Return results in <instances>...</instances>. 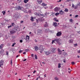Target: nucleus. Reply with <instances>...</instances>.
Segmentation results:
<instances>
[{"label":"nucleus","instance_id":"f257e3e1","mask_svg":"<svg viewBox=\"0 0 80 80\" xmlns=\"http://www.w3.org/2000/svg\"><path fill=\"white\" fill-rule=\"evenodd\" d=\"M59 45H61V43L60 42V39L59 38H55L53 40H52V44H53V42H55V41Z\"/></svg>","mask_w":80,"mask_h":80},{"label":"nucleus","instance_id":"f03ea898","mask_svg":"<svg viewBox=\"0 0 80 80\" xmlns=\"http://www.w3.org/2000/svg\"><path fill=\"white\" fill-rule=\"evenodd\" d=\"M13 17L15 18H18H18H20L21 17V15L20 14V13L16 12L15 13V14L13 15Z\"/></svg>","mask_w":80,"mask_h":80},{"label":"nucleus","instance_id":"7ed1b4c3","mask_svg":"<svg viewBox=\"0 0 80 80\" xmlns=\"http://www.w3.org/2000/svg\"><path fill=\"white\" fill-rule=\"evenodd\" d=\"M56 50H57V49L55 48H51L50 49V51L51 52V54L55 53V52H56Z\"/></svg>","mask_w":80,"mask_h":80},{"label":"nucleus","instance_id":"20e7f679","mask_svg":"<svg viewBox=\"0 0 80 80\" xmlns=\"http://www.w3.org/2000/svg\"><path fill=\"white\" fill-rule=\"evenodd\" d=\"M45 48V46L42 45H40L39 46V50H41V51H43V50H44Z\"/></svg>","mask_w":80,"mask_h":80},{"label":"nucleus","instance_id":"39448f33","mask_svg":"<svg viewBox=\"0 0 80 80\" xmlns=\"http://www.w3.org/2000/svg\"><path fill=\"white\" fill-rule=\"evenodd\" d=\"M16 31H17V29H14L13 30L10 31V32L11 34H13V33H15L16 32Z\"/></svg>","mask_w":80,"mask_h":80},{"label":"nucleus","instance_id":"423d86ee","mask_svg":"<svg viewBox=\"0 0 80 80\" xmlns=\"http://www.w3.org/2000/svg\"><path fill=\"white\" fill-rule=\"evenodd\" d=\"M15 8H16V10H22V8L20 6H16V7H15Z\"/></svg>","mask_w":80,"mask_h":80},{"label":"nucleus","instance_id":"0eeeda50","mask_svg":"<svg viewBox=\"0 0 80 80\" xmlns=\"http://www.w3.org/2000/svg\"><path fill=\"white\" fill-rule=\"evenodd\" d=\"M4 63V61L3 60H1L0 62V67H1V65H3V63Z\"/></svg>","mask_w":80,"mask_h":80},{"label":"nucleus","instance_id":"6e6552de","mask_svg":"<svg viewBox=\"0 0 80 80\" xmlns=\"http://www.w3.org/2000/svg\"><path fill=\"white\" fill-rule=\"evenodd\" d=\"M45 53L47 55H50V54H52V53H51V52L50 50L49 51L45 52Z\"/></svg>","mask_w":80,"mask_h":80},{"label":"nucleus","instance_id":"1a4fd4ad","mask_svg":"<svg viewBox=\"0 0 80 80\" xmlns=\"http://www.w3.org/2000/svg\"><path fill=\"white\" fill-rule=\"evenodd\" d=\"M41 33H42V31L41 30H38V35H41Z\"/></svg>","mask_w":80,"mask_h":80},{"label":"nucleus","instance_id":"9d476101","mask_svg":"<svg viewBox=\"0 0 80 80\" xmlns=\"http://www.w3.org/2000/svg\"><path fill=\"white\" fill-rule=\"evenodd\" d=\"M62 35V32H60L57 33L56 35L57 36V37H58L59 36H60V35Z\"/></svg>","mask_w":80,"mask_h":80},{"label":"nucleus","instance_id":"9b49d317","mask_svg":"<svg viewBox=\"0 0 80 80\" xmlns=\"http://www.w3.org/2000/svg\"><path fill=\"white\" fill-rule=\"evenodd\" d=\"M34 49L35 50V51H37L38 49V47L37 46H35L34 47Z\"/></svg>","mask_w":80,"mask_h":80},{"label":"nucleus","instance_id":"f8f14e48","mask_svg":"<svg viewBox=\"0 0 80 80\" xmlns=\"http://www.w3.org/2000/svg\"><path fill=\"white\" fill-rule=\"evenodd\" d=\"M59 13L61 15H63L64 13V12L62 11V10H61L59 11Z\"/></svg>","mask_w":80,"mask_h":80},{"label":"nucleus","instance_id":"ddd939ff","mask_svg":"<svg viewBox=\"0 0 80 80\" xmlns=\"http://www.w3.org/2000/svg\"><path fill=\"white\" fill-rule=\"evenodd\" d=\"M58 8V7H56L55 8H54V11L55 12H58L59 10Z\"/></svg>","mask_w":80,"mask_h":80},{"label":"nucleus","instance_id":"4468645a","mask_svg":"<svg viewBox=\"0 0 80 80\" xmlns=\"http://www.w3.org/2000/svg\"><path fill=\"white\" fill-rule=\"evenodd\" d=\"M29 38H30L29 36L27 35L26 36V41H28L29 40Z\"/></svg>","mask_w":80,"mask_h":80},{"label":"nucleus","instance_id":"2eb2a0df","mask_svg":"<svg viewBox=\"0 0 80 80\" xmlns=\"http://www.w3.org/2000/svg\"><path fill=\"white\" fill-rule=\"evenodd\" d=\"M42 7H45V6H47V4H45L44 3H42Z\"/></svg>","mask_w":80,"mask_h":80},{"label":"nucleus","instance_id":"dca6fc26","mask_svg":"<svg viewBox=\"0 0 80 80\" xmlns=\"http://www.w3.org/2000/svg\"><path fill=\"white\" fill-rule=\"evenodd\" d=\"M73 41L72 39H70L69 40V43H73Z\"/></svg>","mask_w":80,"mask_h":80},{"label":"nucleus","instance_id":"f3484780","mask_svg":"<svg viewBox=\"0 0 80 80\" xmlns=\"http://www.w3.org/2000/svg\"><path fill=\"white\" fill-rule=\"evenodd\" d=\"M35 14L36 16H40V14H38L37 12H35Z\"/></svg>","mask_w":80,"mask_h":80},{"label":"nucleus","instance_id":"a211bd4d","mask_svg":"<svg viewBox=\"0 0 80 80\" xmlns=\"http://www.w3.org/2000/svg\"><path fill=\"white\" fill-rule=\"evenodd\" d=\"M57 22H54L53 23V25L54 26V27H57Z\"/></svg>","mask_w":80,"mask_h":80},{"label":"nucleus","instance_id":"6ab92c4d","mask_svg":"<svg viewBox=\"0 0 80 80\" xmlns=\"http://www.w3.org/2000/svg\"><path fill=\"white\" fill-rule=\"evenodd\" d=\"M28 1H29V0H24V2L25 3H27V2H28Z\"/></svg>","mask_w":80,"mask_h":80},{"label":"nucleus","instance_id":"aec40b11","mask_svg":"<svg viewBox=\"0 0 80 80\" xmlns=\"http://www.w3.org/2000/svg\"><path fill=\"white\" fill-rule=\"evenodd\" d=\"M37 1L38 2V3H39V4H40L41 3H42V0H41L40 1H38V0H37Z\"/></svg>","mask_w":80,"mask_h":80},{"label":"nucleus","instance_id":"412c9836","mask_svg":"<svg viewBox=\"0 0 80 80\" xmlns=\"http://www.w3.org/2000/svg\"><path fill=\"white\" fill-rule=\"evenodd\" d=\"M3 44H1V45L0 46V49H2V48H3Z\"/></svg>","mask_w":80,"mask_h":80},{"label":"nucleus","instance_id":"4be33fe9","mask_svg":"<svg viewBox=\"0 0 80 80\" xmlns=\"http://www.w3.org/2000/svg\"><path fill=\"white\" fill-rule=\"evenodd\" d=\"M34 18H33V17H31V21H32V22H33V21H34V20H33V19Z\"/></svg>","mask_w":80,"mask_h":80},{"label":"nucleus","instance_id":"5701e85b","mask_svg":"<svg viewBox=\"0 0 80 80\" xmlns=\"http://www.w3.org/2000/svg\"><path fill=\"white\" fill-rule=\"evenodd\" d=\"M64 11L66 12H68V9L67 8H65Z\"/></svg>","mask_w":80,"mask_h":80},{"label":"nucleus","instance_id":"b1692460","mask_svg":"<svg viewBox=\"0 0 80 80\" xmlns=\"http://www.w3.org/2000/svg\"><path fill=\"white\" fill-rule=\"evenodd\" d=\"M46 23L44 25V27H47V22H46Z\"/></svg>","mask_w":80,"mask_h":80},{"label":"nucleus","instance_id":"393cba45","mask_svg":"<svg viewBox=\"0 0 80 80\" xmlns=\"http://www.w3.org/2000/svg\"><path fill=\"white\" fill-rule=\"evenodd\" d=\"M0 52L1 53H4V50L3 49H2V50H1Z\"/></svg>","mask_w":80,"mask_h":80},{"label":"nucleus","instance_id":"a878e982","mask_svg":"<svg viewBox=\"0 0 80 80\" xmlns=\"http://www.w3.org/2000/svg\"><path fill=\"white\" fill-rule=\"evenodd\" d=\"M54 20L56 22H58V20H57V18H54Z\"/></svg>","mask_w":80,"mask_h":80},{"label":"nucleus","instance_id":"bb28decb","mask_svg":"<svg viewBox=\"0 0 80 80\" xmlns=\"http://www.w3.org/2000/svg\"><path fill=\"white\" fill-rule=\"evenodd\" d=\"M60 14V13H56L55 14V15H56V16H58V15H59Z\"/></svg>","mask_w":80,"mask_h":80},{"label":"nucleus","instance_id":"cd10ccee","mask_svg":"<svg viewBox=\"0 0 80 80\" xmlns=\"http://www.w3.org/2000/svg\"><path fill=\"white\" fill-rule=\"evenodd\" d=\"M61 65V64H60V63H58V68H60V67H61V66H60Z\"/></svg>","mask_w":80,"mask_h":80},{"label":"nucleus","instance_id":"c85d7f7f","mask_svg":"<svg viewBox=\"0 0 80 80\" xmlns=\"http://www.w3.org/2000/svg\"><path fill=\"white\" fill-rule=\"evenodd\" d=\"M30 51V50H29V49H25V52H28V51Z\"/></svg>","mask_w":80,"mask_h":80},{"label":"nucleus","instance_id":"c756f323","mask_svg":"<svg viewBox=\"0 0 80 80\" xmlns=\"http://www.w3.org/2000/svg\"><path fill=\"white\" fill-rule=\"evenodd\" d=\"M2 13H3V15H5V11H3Z\"/></svg>","mask_w":80,"mask_h":80},{"label":"nucleus","instance_id":"7c9ffc66","mask_svg":"<svg viewBox=\"0 0 80 80\" xmlns=\"http://www.w3.org/2000/svg\"><path fill=\"white\" fill-rule=\"evenodd\" d=\"M35 59H37V56L36 55H35Z\"/></svg>","mask_w":80,"mask_h":80},{"label":"nucleus","instance_id":"2f4dec72","mask_svg":"<svg viewBox=\"0 0 80 80\" xmlns=\"http://www.w3.org/2000/svg\"><path fill=\"white\" fill-rule=\"evenodd\" d=\"M54 79L55 80H58V78H57V77H55L54 78Z\"/></svg>","mask_w":80,"mask_h":80},{"label":"nucleus","instance_id":"473e14b6","mask_svg":"<svg viewBox=\"0 0 80 80\" xmlns=\"http://www.w3.org/2000/svg\"><path fill=\"white\" fill-rule=\"evenodd\" d=\"M66 54H67V53H66V52H64L63 53V55H64V56H65V55H66Z\"/></svg>","mask_w":80,"mask_h":80},{"label":"nucleus","instance_id":"72a5a7b5","mask_svg":"<svg viewBox=\"0 0 80 80\" xmlns=\"http://www.w3.org/2000/svg\"><path fill=\"white\" fill-rule=\"evenodd\" d=\"M29 5H30V3H27V4H26L25 6L27 7Z\"/></svg>","mask_w":80,"mask_h":80},{"label":"nucleus","instance_id":"f704fd0d","mask_svg":"<svg viewBox=\"0 0 80 80\" xmlns=\"http://www.w3.org/2000/svg\"><path fill=\"white\" fill-rule=\"evenodd\" d=\"M62 51H61V52H59L58 54L59 55H61L62 54Z\"/></svg>","mask_w":80,"mask_h":80},{"label":"nucleus","instance_id":"c9c22d12","mask_svg":"<svg viewBox=\"0 0 80 80\" xmlns=\"http://www.w3.org/2000/svg\"><path fill=\"white\" fill-rule=\"evenodd\" d=\"M58 52H62L61 51V50H60V49H59V48H58Z\"/></svg>","mask_w":80,"mask_h":80},{"label":"nucleus","instance_id":"e433bc0d","mask_svg":"<svg viewBox=\"0 0 80 80\" xmlns=\"http://www.w3.org/2000/svg\"><path fill=\"white\" fill-rule=\"evenodd\" d=\"M69 21H70V22H73V20L72 19H70Z\"/></svg>","mask_w":80,"mask_h":80},{"label":"nucleus","instance_id":"4c0bfd02","mask_svg":"<svg viewBox=\"0 0 80 80\" xmlns=\"http://www.w3.org/2000/svg\"><path fill=\"white\" fill-rule=\"evenodd\" d=\"M71 63H72V65H74V64H75V62H72Z\"/></svg>","mask_w":80,"mask_h":80},{"label":"nucleus","instance_id":"58836bf2","mask_svg":"<svg viewBox=\"0 0 80 80\" xmlns=\"http://www.w3.org/2000/svg\"><path fill=\"white\" fill-rule=\"evenodd\" d=\"M22 52H23V50H20L19 51V53H22Z\"/></svg>","mask_w":80,"mask_h":80},{"label":"nucleus","instance_id":"ea45409f","mask_svg":"<svg viewBox=\"0 0 80 80\" xmlns=\"http://www.w3.org/2000/svg\"><path fill=\"white\" fill-rule=\"evenodd\" d=\"M14 23L12 22V27H13V26H14Z\"/></svg>","mask_w":80,"mask_h":80},{"label":"nucleus","instance_id":"a19ab883","mask_svg":"<svg viewBox=\"0 0 80 80\" xmlns=\"http://www.w3.org/2000/svg\"><path fill=\"white\" fill-rule=\"evenodd\" d=\"M12 59L11 60V64L12 65Z\"/></svg>","mask_w":80,"mask_h":80},{"label":"nucleus","instance_id":"79ce46f5","mask_svg":"<svg viewBox=\"0 0 80 80\" xmlns=\"http://www.w3.org/2000/svg\"><path fill=\"white\" fill-rule=\"evenodd\" d=\"M74 9H77V6H75L74 8Z\"/></svg>","mask_w":80,"mask_h":80},{"label":"nucleus","instance_id":"37998d69","mask_svg":"<svg viewBox=\"0 0 80 80\" xmlns=\"http://www.w3.org/2000/svg\"><path fill=\"white\" fill-rule=\"evenodd\" d=\"M37 78H38V79H42V78H40V76H39V77Z\"/></svg>","mask_w":80,"mask_h":80},{"label":"nucleus","instance_id":"c03bdc74","mask_svg":"<svg viewBox=\"0 0 80 80\" xmlns=\"http://www.w3.org/2000/svg\"><path fill=\"white\" fill-rule=\"evenodd\" d=\"M20 43H22V42H23V41L22 40H20Z\"/></svg>","mask_w":80,"mask_h":80},{"label":"nucleus","instance_id":"a18cd8bd","mask_svg":"<svg viewBox=\"0 0 80 80\" xmlns=\"http://www.w3.org/2000/svg\"><path fill=\"white\" fill-rule=\"evenodd\" d=\"M34 56V54H31V56L32 57H33V56Z\"/></svg>","mask_w":80,"mask_h":80},{"label":"nucleus","instance_id":"49530a36","mask_svg":"<svg viewBox=\"0 0 80 80\" xmlns=\"http://www.w3.org/2000/svg\"><path fill=\"white\" fill-rule=\"evenodd\" d=\"M74 7H75V6L74 5V4H72V7H73V8Z\"/></svg>","mask_w":80,"mask_h":80},{"label":"nucleus","instance_id":"de8ad7c7","mask_svg":"<svg viewBox=\"0 0 80 80\" xmlns=\"http://www.w3.org/2000/svg\"><path fill=\"white\" fill-rule=\"evenodd\" d=\"M78 17V15H76L75 16V17H76V18H77V17Z\"/></svg>","mask_w":80,"mask_h":80},{"label":"nucleus","instance_id":"09e8293b","mask_svg":"<svg viewBox=\"0 0 80 80\" xmlns=\"http://www.w3.org/2000/svg\"><path fill=\"white\" fill-rule=\"evenodd\" d=\"M47 12H46L45 13V15H46V16H47Z\"/></svg>","mask_w":80,"mask_h":80},{"label":"nucleus","instance_id":"8fccbe9b","mask_svg":"<svg viewBox=\"0 0 80 80\" xmlns=\"http://www.w3.org/2000/svg\"><path fill=\"white\" fill-rule=\"evenodd\" d=\"M78 5H79V6H80V2H79V3L78 4Z\"/></svg>","mask_w":80,"mask_h":80},{"label":"nucleus","instance_id":"3c124183","mask_svg":"<svg viewBox=\"0 0 80 80\" xmlns=\"http://www.w3.org/2000/svg\"><path fill=\"white\" fill-rule=\"evenodd\" d=\"M63 62L64 63H66V61H65V60H64V61H63Z\"/></svg>","mask_w":80,"mask_h":80},{"label":"nucleus","instance_id":"603ef678","mask_svg":"<svg viewBox=\"0 0 80 80\" xmlns=\"http://www.w3.org/2000/svg\"><path fill=\"white\" fill-rule=\"evenodd\" d=\"M27 60V59H25L24 60H23V62H25V61Z\"/></svg>","mask_w":80,"mask_h":80},{"label":"nucleus","instance_id":"864d4df0","mask_svg":"<svg viewBox=\"0 0 80 80\" xmlns=\"http://www.w3.org/2000/svg\"><path fill=\"white\" fill-rule=\"evenodd\" d=\"M72 0H67V2H68L69 1H72Z\"/></svg>","mask_w":80,"mask_h":80},{"label":"nucleus","instance_id":"5fc2aeb1","mask_svg":"<svg viewBox=\"0 0 80 80\" xmlns=\"http://www.w3.org/2000/svg\"><path fill=\"white\" fill-rule=\"evenodd\" d=\"M23 23V21H21V23Z\"/></svg>","mask_w":80,"mask_h":80},{"label":"nucleus","instance_id":"6e6d98bb","mask_svg":"<svg viewBox=\"0 0 80 80\" xmlns=\"http://www.w3.org/2000/svg\"><path fill=\"white\" fill-rule=\"evenodd\" d=\"M36 72V71L34 70V71L33 72V73H35Z\"/></svg>","mask_w":80,"mask_h":80},{"label":"nucleus","instance_id":"4d7b16f0","mask_svg":"<svg viewBox=\"0 0 80 80\" xmlns=\"http://www.w3.org/2000/svg\"><path fill=\"white\" fill-rule=\"evenodd\" d=\"M6 55H8V52H7Z\"/></svg>","mask_w":80,"mask_h":80},{"label":"nucleus","instance_id":"13d9d810","mask_svg":"<svg viewBox=\"0 0 80 80\" xmlns=\"http://www.w3.org/2000/svg\"><path fill=\"white\" fill-rule=\"evenodd\" d=\"M62 1V0H59V1H58V2H60Z\"/></svg>","mask_w":80,"mask_h":80},{"label":"nucleus","instance_id":"bf43d9fd","mask_svg":"<svg viewBox=\"0 0 80 80\" xmlns=\"http://www.w3.org/2000/svg\"><path fill=\"white\" fill-rule=\"evenodd\" d=\"M14 45H15V44H13L12 45V47H14Z\"/></svg>","mask_w":80,"mask_h":80},{"label":"nucleus","instance_id":"052dcab7","mask_svg":"<svg viewBox=\"0 0 80 80\" xmlns=\"http://www.w3.org/2000/svg\"><path fill=\"white\" fill-rule=\"evenodd\" d=\"M63 27H64V28H66L67 27V26H64Z\"/></svg>","mask_w":80,"mask_h":80},{"label":"nucleus","instance_id":"680f3d73","mask_svg":"<svg viewBox=\"0 0 80 80\" xmlns=\"http://www.w3.org/2000/svg\"><path fill=\"white\" fill-rule=\"evenodd\" d=\"M75 47H77V44H76L75 45Z\"/></svg>","mask_w":80,"mask_h":80},{"label":"nucleus","instance_id":"e2e57ef3","mask_svg":"<svg viewBox=\"0 0 80 80\" xmlns=\"http://www.w3.org/2000/svg\"><path fill=\"white\" fill-rule=\"evenodd\" d=\"M26 52H23V54H24V55H25V54H26Z\"/></svg>","mask_w":80,"mask_h":80},{"label":"nucleus","instance_id":"0e129e2a","mask_svg":"<svg viewBox=\"0 0 80 80\" xmlns=\"http://www.w3.org/2000/svg\"><path fill=\"white\" fill-rule=\"evenodd\" d=\"M35 42H37V40H36V39L35 40Z\"/></svg>","mask_w":80,"mask_h":80},{"label":"nucleus","instance_id":"69168bd1","mask_svg":"<svg viewBox=\"0 0 80 80\" xmlns=\"http://www.w3.org/2000/svg\"><path fill=\"white\" fill-rule=\"evenodd\" d=\"M49 30V29H46V30H45V31H46V32L47 30L48 31Z\"/></svg>","mask_w":80,"mask_h":80},{"label":"nucleus","instance_id":"338daca9","mask_svg":"<svg viewBox=\"0 0 80 80\" xmlns=\"http://www.w3.org/2000/svg\"><path fill=\"white\" fill-rule=\"evenodd\" d=\"M33 24H34V26H35V25H36V23H33Z\"/></svg>","mask_w":80,"mask_h":80},{"label":"nucleus","instance_id":"774afa93","mask_svg":"<svg viewBox=\"0 0 80 80\" xmlns=\"http://www.w3.org/2000/svg\"><path fill=\"white\" fill-rule=\"evenodd\" d=\"M78 58H80V56H78Z\"/></svg>","mask_w":80,"mask_h":80}]
</instances>
